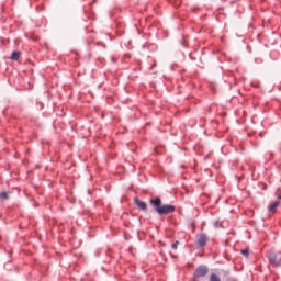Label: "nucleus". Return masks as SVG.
Listing matches in <instances>:
<instances>
[{"label": "nucleus", "mask_w": 281, "mask_h": 281, "mask_svg": "<svg viewBox=\"0 0 281 281\" xmlns=\"http://www.w3.org/2000/svg\"><path fill=\"white\" fill-rule=\"evenodd\" d=\"M268 260L272 267H281V256L276 252H270L268 255Z\"/></svg>", "instance_id": "f257e3e1"}, {"label": "nucleus", "mask_w": 281, "mask_h": 281, "mask_svg": "<svg viewBox=\"0 0 281 281\" xmlns=\"http://www.w3.org/2000/svg\"><path fill=\"white\" fill-rule=\"evenodd\" d=\"M156 212H158L159 214H172V212H175V205L172 204L161 205V207L156 209Z\"/></svg>", "instance_id": "f03ea898"}, {"label": "nucleus", "mask_w": 281, "mask_h": 281, "mask_svg": "<svg viewBox=\"0 0 281 281\" xmlns=\"http://www.w3.org/2000/svg\"><path fill=\"white\" fill-rule=\"evenodd\" d=\"M210 269L206 266H200L194 272V278H205Z\"/></svg>", "instance_id": "7ed1b4c3"}, {"label": "nucleus", "mask_w": 281, "mask_h": 281, "mask_svg": "<svg viewBox=\"0 0 281 281\" xmlns=\"http://www.w3.org/2000/svg\"><path fill=\"white\" fill-rule=\"evenodd\" d=\"M196 240H198V247H205V245H207V235H205V233H201L199 235H196Z\"/></svg>", "instance_id": "20e7f679"}, {"label": "nucleus", "mask_w": 281, "mask_h": 281, "mask_svg": "<svg viewBox=\"0 0 281 281\" xmlns=\"http://www.w3.org/2000/svg\"><path fill=\"white\" fill-rule=\"evenodd\" d=\"M280 201H281V194L278 195L276 202H273L272 204H270V206H269V212H271V213L276 212V210H277L278 206L280 205Z\"/></svg>", "instance_id": "39448f33"}, {"label": "nucleus", "mask_w": 281, "mask_h": 281, "mask_svg": "<svg viewBox=\"0 0 281 281\" xmlns=\"http://www.w3.org/2000/svg\"><path fill=\"white\" fill-rule=\"evenodd\" d=\"M135 203L136 205L139 207V210H143L144 212H146L147 210V205H146V202L139 200V199H135Z\"/></svg>", "instance_id": "423d86ee"}, {"label": "nucleus", "mask_w": 281, "mask_h": 281, "mask_svg": "<svg viewBox=\"0 0 281 281\" xmlns=\"http://www.w3.org/2000/svg\"><path fill=\"white\" fill-rule=\"evenodd\" d=\"M150 203H151V205H155L156 210H157V207H161V199H159V198H155V199L150 200Z\"/></svg>", "instance_id": "0eeeda50"}, {"label": "nucleus", "mask_w": 281, "mask_h": 281, "mask_svg": "<svg viewBox=\"0 0 281 281\" xmlns=\"http://www.w3.org/2000/svg\"><path fill=\"white\" fill-rule=\"evenodd\" d=\"M19 58H21V52L14 50V52L11 54V59H12V60H19Z\"/></svg>", "instance_id": "6e6552de"}, {"label": "nucleus", "mask_w": 281, "mask_h": 281, "mask_svg": "<svg viewBox=\"0 0 281 281\" xmlns=\"http://www.w3.org/2000/svg\"><path fill=\"white\" fill-rule=\"evenodd\" d=\"M210 281H221V278H218V276L212 273L210 277Z\"/></svg>", "instance_id": "1a4fd4ad"}, {"label": "nucleus", "mask_w": 281, "mask_h": 281, "mask_svg": "<svg viewBox=\"0 0 281 281\" xmlns=\"http://www.w3.org/2000/svg\"><path fill=\"white\" fill-rule=\"evenodd\" d=\"M214 227H216V228L223 227V223L217 220V221L214 222Z\"/></svg>", "instance_id": "9d476101"}, {"label": "nucleus", "mask_w": 281, "mask_h": 281, "mask_svg": "<svg viewBox=\"0 0 281 281\" xmlns=\"http://www.w3.org/2000/svg\"><path fill=\"white\" fill-rule=\"evenodd\" d=\"M243 256H245V258L249 257V249H244L241 250Z\"/></svg>", "instance_id": "9b49d317"}, {"label": "nucleus", "mask_w": 281, "mask_h": 281, "mask_svg": "<svg viewBox=\"0 0 281 281\" xmlns=\"http://www.w3.org/2000/svg\"><path fill=\"white\" fill-rule=\"evenodd\" d=\"M0 199L7 200L8 199V193L5 191L1 192L0 193Z\"/></svg>", "instance_id": "f8f14e48"}, {"label": "nucleus", "mask_w": 281, "mask_h": 281, "mask_svg": "<svg viewBox=\"0 0 281 281\" xmlns=\"http://www.w3.org/2000/svg\"><path fill=\"white\" fill-rule=\"evenodd\" d=\"M179 245V241H176L175 244L171 245L172 249H177V246Z\"/></svg>", "instance_id": "ddd939ff"}]
</instances>
